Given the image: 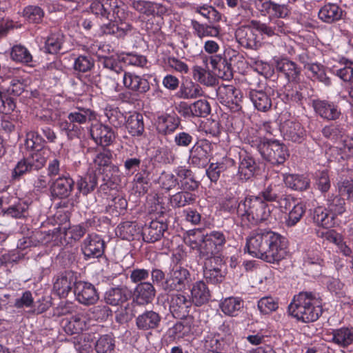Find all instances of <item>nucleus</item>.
Listing matches in <instances>:
<instances>
[{
	"mask_svg": "<svg viewBox=\"0 0 353 353\" xmlns=\"http://www.w3.org/2000/svg\"><path fill=\"white\" fill-rule=\"evenodd\" d=\"M287 240L280 234L268 229L253 231L247 239L245 249L252 256L267 263H279L286 254Z\"/></svg>",
	"mask_w": 353,
	"mask_h": 353,
	"instance_id": "f257e3e1",
	"label": "nucleus"
},
{
	"mask_svg": "<svg viewBox=\"0 0 353 353\" xmlns=\"http://www.w3.org/2000/svg\"><path fill=\"white\" fill-rule=\"evenodd\" d=\"M290 314L303 323H312L323 313L320 296L312 292H301L295 295L288 307Z\"/></svg>",
	"mask_w": 353,
	"mask_h": 353,
	"instance_id": "f03ea898",
	"label": "nucleus"
},
{
	"mask_svg": "<svg viewBox=\"0 0 353 353\" xmlns=\"http://www.w3.org/2000/svg\"><path fill=\"white\" fill-rule=\"evenodd\" d=\"M272 206L261 196H248L239 202L237 217L242 223L256 225L269 220L272 213Z\"/></svg>",
	"mask_w": 353,
	"mask_h": 353,
	"instance_id": "7ed1b4c3",
	"label": "nucleus"
},
{
	"mask_svg": "<svg viewBox=\"0 0 353 353\" xmlns=\"http://www.w3.org/2000/svg\"><path fill=\"white\" fill-rule=\"evenodd\" d=\"M252 147H256L261 156L272 165L283 164L289 157L287 147L277 140H265L254 137L248 139Z\"/></svg>",
	"mask_w": 353,
	"mask_h": 353,
	"instance_id": "20e7f679",
	"label": "nucleus"
},
{
	"mask_svg": "<svg viewBox=\"0 0 353 353\" xmlns=\"http://www.w3.org/2000/svg\"><path fill=\"white\" fill-rule=\"evenodd\" d=\"M47 159V151L30 152L26 158L21 159L15 165L11 172L12 180L19 181L24 174L39 170L44 167Z\"/></svg>",
	"mask_w": 353,
	"mask_h": 353,
	"instance_id": "39448f33",
	"label": "nucleus"
},
{
	"mask_svg": "<svg viewBox=\"0 0 353 353\" xmlns=\"http://www.w3.org/2000/svg\"><path fill=\"white\" fill-rule=\"evenodd\" d=\"M192 281L190 271L179 265H174L167 274L165 281L162 282V289L168 292H181Z\"/></svg>",
	"mask_w": 353,
	"mask_h": 353,
	"instance_id": "423d86ee",
	"label": "nucleus"
},
{
	"mask_svg": "<svg viewBox=\"0 0 353 353\" xmlns=\"http://www.w3.org/2000/svg\"><path fill=\"white\" fill-rule=\"evenodd\" d=\"M90 9L94 15L105 19L113 17L122 20L125 17V6L119 0H94Z\"/></svg>",
	"mask_w": 353,
	"mask_h": 353,
	"instance_id": "0eeeda50",
	"label": "nucleus"
},
{
	"mask_svg": "<svg viewBox=\"0 0 353 353\" xmlns=\"http://www.w3.org/2000/svg\"><path fill=\"white\" fill-rule=\"evenodd\" d=\"M216 96L221 103L232 112L240 111L242 108V92L232 85H221L216 90Z\"/></svg>",
	"mask_w": 353,
	"mask_h": 353,
	"instance_id": "6e6552de",
	"label": "nucleus"
},
{
	"mask_svg": "<svg viewBox=\"0 0 353 353\" xmlns=\"http://www.w3.org/2000/svg\"><path fill=\"white\" fill-rule=\"evenodd\" d=\"M226 243L225 236L221 231H211L204 234V243L201 248V258L220 257L218 253Z\"/></svg>",
	"mask_w": 353,
	"mask_h": 353,
	"instance_id": "1a4fd4ad",
	"label": "nucleus"
},
{
	"mask_svg": "<svg viewBox=\"0 0 353 353\" xmlns=\"http://www.w3.org/2000/svg\"><path fill=\"white\" fill-rule=\"evenodd\" d=\"M212 150V143L208 140L197 141L189 150L188 163L194 167H205L208 164Z\"/></svg>",
	"mask_w": 353,
	"mask_h": 353,
	"instance_id": "9d476101",
	"label": "nucleus"
},
{
	"mask_svg": "<svg viewBox=\"0 0 353 353\" xmlns=\"http://www.w3.org/2000/svg\"><path fill=\"white\" fill-rule=\"evenodd\" d=\"M254 5L261 15L269 16L270 21L284 19L290 14L287 5L276 3L270 0H256Z\"/></svg>",
	"mask_w": 353,
	"mask_h": 353,
	"instance_id": "9b49d317",
	"label": "nucleus"
},
{
	"mask_svg": "<svg viewBox=\"0 0 353 353\" xmlns=\"http://www.w3.org/2000/svg\"><path fill=\"white\" fill-rule=\"evenodd\" d=\"M203 263V277L208 283L217 284L221 283L225 277L222 270L223 263L221 257L201 258Z\"/></svg>",
	"mask_w": 353,
	"mask_h": 353,
	"instance_id": "f8f14e48",
	"label": "nucleus"
},
{
	"mask_svg": "<svg viewBox=\"0 0 353 353\" xmlns=\"http://www.w3.org/2000/svg\"><path fill=\"white\" fill-rule=\"evenodd\" d=\"M105 242L101 236L89 234L81 243V250L85 260L101 257L105 250Z\"/></svg>",
	"mask_w": 353,
	"mask_h": 353,
	"instance_id": "ddd939ff",
	"label": "nucleus"
},
{
	"mask_svg": "<svg viewBox=\"0 0 353 353\" xmlns=\"http://www.w3.org/2000/svg\"><path fill=\"white\" fill-rule=\"evenodd\" d=\"M74 294L77 301L85 305H93L99 299L94 285L89 282L83 281H79L75 283Z\"/></svg>",
	"mask_w": 353,
	"mask_h": 353,
	"instance_id": "4468645a",
	"label": "nucleus"
},
{
	"mask_svg": "<svg viewBox=\"0 0 353 353\" xmlns=\"http://www.w3.org/2000/svg\"><path fill=\"white\" fill-rule=\"evenodd\" d=\"M75 182L69 174H63L54 179L50 190L54 198L60 199L68 198L74 190Z\"/></svg>",
	"mask_w": 353,
	"mask_h": 353,
	"instance_id": "2eb2a0df",
	"label": "nucleus"
},
{
	"mask_svg": "<svg viewBox=\"0 0 353 353\" xmlns=\"http://www.w3.org/2000/svg\"><path fill=\"white\" fill-rule=\"evenodd\" d=\"M192 305L191 299L184 294H174L170 296V311L174 317L183 319L187 317Z\"/></svg>",
	"mask_w": 353,
	"mask_h": 353,
	"instance_id": "dca6fc26",
	"label": "nucleus"
},
{
	"mask_svg": "<svg viewBox=\"0 0 353 353\" xmlns=\"http://www.w3.org/2000/svg\"><path fill=\"white\" fill-rule=\"evenodd\" d=\"M90 134L94 142L102 147L110 145L115 140V132L112 128L101 123H92Z\"/></svg>",
	"mask_w": 353,
	"mask_h": 353,
	"instance_id": "f3484780",
	"label": "nucleus"
},
{
	"mask_svg": "<svg viewBox=\"0 0 353 353\" xmlns=\"http://www.w3.org/2000/svg\"><path fill=\"white\" fill-rule=\"evenodd\" d=\"M312 106L320 117L327 121H335L341 115L339 106L333 101L315 99L312 101Z\"/></svg>",
	"mask_w": 353,
	"mask_h": 353,
	"instance_id": "a211bd4d",
	"label": "nucleus"
},
{
	"mask_svg": "<svg viewBox=\"0 0 353 353\" xmlns=\"http://www.w3.org/2000/svg\"><path fill=\"white\" fill-rule=\"evenodd\" d=\"M281 190V188L279 185L270 184L261 191L256 196H261V199H263L265 203H279L281 207H283V203H284L283 207L287 209L290 207L293 198L285 195Z\"/></svg>",
	"mask_w": 353,
	"mask_h": 353,
	"instance_id": "6ab92c4d",
	"label": "nucleus"
},
{
	"mask_svg": "<svg viewBox=\"0 0 353 353\" xmlns=\"http://www.w3.org/2000/svg\"><path fill=\"white\" fill-rule=\"evenodd\" d=\"M235 37L238 43L245 48L256 49L261 44L256 30L249 26L238 28L235 32Z\"/></svg>",
	"mask_w": 353,
	"mask_h": 353,
	"instance_id": "aec40b11",
	"label": "nucleus"
},
{
	"mask_svg": "<svg viewBox=\"0 0 353 353\" xmlns=\"http://www.w3.org/2000/svg\"><path fill=\"white\" fill-rule=\"evenodd\" d=\"M123 83L127 89L139 94H145L150 89V83L148 79L134 72H124Z\"/></svg>",
	"mask_w": 353,
	"mask_h": 353,
	"instance_id": "412c9836",
	"label": "nucleus"
},
{
	"mask_svg": "<svg viewBox=\"0 0 353 353\" xmlns=\"http://www.w3.org/2000/svg\"><path fill=\"white\" fill-rule=\"evenodd\" d=\"M281 132L284 139L294 143H301L305 137V130L295 120H287L281 125Z\"/></svg>",
	"mask_w": 353,
	"mask_h": 353,
	"instance_id": "4be33fe9",
	"label": "nucleus"
},
{
	"mask_svg": "<svg viewBox=\"0 0 353 353\" xmlns=\"http://www.w3.org/2000/svg\"><path fill=\"white\" fill-rule=\"evenodd\" d=\"M76 283V273L72 271H65L57 276L53 289L60 297H66Z\"/></svg>",
	"mask_w": 353,
	"mask_h": 353,
	"instance_id": "5701e85b",
	"label": "nucleus"
},
{
	"mask_svg": "<svg viewBox=\"0 0 353 353\" xmlns=\"http://www.w3.org/2000/svg\"><path fill=\"white\" fill-rule=\"evenodd\" d=\"M161 321V315L153 310H145L135 319L136 326L139 330L148 331L157 329Z\"/></svg>",
	"mask_w": 353,
	"mask_h": 353,
	"instance_id": "b1692460",
	"label": "nucleus"
},
{
	"mask_svg": "<svg viewBox=\"0 0 353 353\" xmlns=\"http://www.w3.org/2000/svg\"><path fill=\"white\" fill-rule=\"evenodd\" d=\"M168 226L162 221H152L148 225L145 224L141 230V235L144 241L154 243L161 239Z\"/></svg>",
	"mask_w": 353,
	"mask_h": 353,
	"instance_id": "393cba45",
	"label": "nucleus"
},
{
	"mask_svg": "<svg viewBox=\"0 0 353 353\" xmlns=\"http://www.w3.org/2000/svg\"><path fill=\"white\" fill-rule=\"evenodd\" d=\"M155 294V288L151 283L141 282L134 288L133 301L138 305H146L153 301Z\"/></svg>",
	"mask_w": 353,
	"mask_h": 353,
	"instance_id": "a878e982",
	"label": "nucleus"
},
{
	"mask_svg": "<svg viewBox=\"0 0 353 353\" xmlns=\"http://www.w3.org/2000/svg\"><path fill=\"white\" fill-rule=\"evenodd\" d=\"M330 341L341 348L353 345V327L343 326L333 329L330 333Z\"/></svg>",
	"mask_w": 353,
	"mask_h": 353,
	"instance_id": "bb28decb",
	"label": "nucleus"
},
{
	"mask_svg": "<svg viewBox=\"0 0 353 353\" xmlns=\"http://www.w3.org/2000/svg\"><path fill=\"white\" fill-rule=\"evenodd\" d=\"M257 165L254 159L245 151L239 154V165L238 176L242 181H247L252 178L256 170Z\"/></svg>",
	"mask_w": 353,
	"mask_h": 353,
	"instance_id": "cd10ccee",
	"label": "nucleus"
},
{
	"mask_svg": "<svg viewBox=\"0 0 353 353\" xmlns=\"http://www.w3.org/2000/svg\"><path fill=\"white\" fill-rule=\"evenodd\" d=\"M307 88L301 85L292 86L288 85L283 92V99L290 103L302 105L303 101L306 99Z\"/></svg>",
	"mask_w": 353,
	"mask_h": 353,
	"instance_id": "c85d7f7f",
	"label": "nucleus"
},
{
	"mask_svg": "<svg viewBox=\"0 0 353 353\" xmlns=\"http://www.w3.org/2000/svg\"><path fill=\"white\" fill-rule=\"evenodd\" d=\"M157 130L163 134H171L180 125V119L175 114H161L157 118Z\"/></svg>",
	"mask_w": 353,
	"mask_h": 353,
	"instance_id": "c756f323",
	"label": "nucleus"
},
{
	"mask_svg": "<svg viewBox=\"0 0 353 353\" xmlns=\"http://www.w3.org/2000/svg\"><path fill=\"white\" fill-rule=\"evenodd\" d=\"M318 16L322 21L332 23L342 18L343 10L336 3H328L319 10Z\"/></svg>",
	"mask_w": 353,
	"mask_h": 353,
	"instance_id": "7c9ffc66",
	"label": "nucleus"
},
{
	"mask_svg": "<svg viewBox=\"0 0 353 353\" xmlns=\"http://www.w3.org/2000/svg\"><path fill=\"white\" fill-rule=\"evenodd\" d=\"M249 97L255 108L261 112H267L272 107V100L270 96L262 89L251 88Z\"/></svg>",
	"mask_w": 353,
	"mask_h": 353,
	"instance_id": "2f4dec72",
	"label": "nucleus"
},
{
	"mask_svg": "<svg viewBox=\"0 0 353 353\" xmlns=\"http://www.w3.org/2000/svg\"><path fill=\"white\" fill-rule=\"evenodd\" d=\"M191 301L197 306L208 303L210 299V292L203 281L195 282L191 289Z\"/></svg>",
	"mask_w": 353,
	"mask_h": 353,
	"instance_id": "473e14b6",
	"label": "nucleus"
},
{
	"mask_svg": "<svg viewBox=\"0 0 353 353\" xmlns=\"http://www.w3.org/2000/svg\"><path fill=\"white\" fill-rule=\"evenodd\" d=\"M68 119L79 125L86 123L96 119L94 111L83 107H76L67 116Z\"/></svg>",
	"mask_w": 353,
	"mask_h": 353,
	"instance_id": "72a5a7b5",
	"label": "nucleus"
},
{
	"mask_svg": "<svg viewBox=\"0 0 353 353\" xmlns=\"http://www.w3.org/2000/svg\"><path fill=\"white\" fill-rule=\"evenodd\" d=\"M219 306L225 315L236 316L243 307V301L240 297L230 296L222 300Z\"/></svg>",
	"mask_w": 353,
	"mask_h": 353,
	"instance_id": "f704fd0d",
	"label": "nucleus"
},
{
	"mask_svg": "<svg viewBox=\"0 0 353 353\" xmlns=\"http://www.w3.org/2000/svg\"><path fill=\"white\" fill-rule=\"evenodd\" d=\"M276 68L283 74L289 81H296L300 74V69L296 64L288 59L278 60Z\"/></svg>",
	"mask_w": 353,
	"mask_h": 353,
	"instance_id": "c9c22d12",
	"label": "nucleus"
},
{
	"mask_svg": "<svg viewBox=\"0 0 353 353\" xmlns=\"http://www.w3.org/2000/svg\"><path fill=\"white\" fill-rule=\"evenodd\" d=\"M352 61L342 58L338 65H334L332 68V73L344 81L353 84V67Z\"/></svg>",
	"mask_w": 353,
	"mask_h": 353,
	"instance_id": "e433bc0d",
	"label": "nucleus"
},
{
	"mask_svg": "<svg viewBox=\"0 0 353 353\" xmlns=\"http://www.w3.org/2000/svg\"><path fill=\"white\" fill-rule=\"evenodd\" d=\"M321 132L325 138L331 141H337L339 140H341L343 143L341 146L339 148L343 147L344 143L343 141L345 139L350 138L349 137H345V130L343 125L338 123H333L325 125L323 128ZM334 148V147L330 148V149ZM329 152L331 154L330 150H329Z\"/></svg>",
	"mask_w": 353,
	"mask_h": 353,
	"instance_id": "4c0bfd02",
	"label": "nucleus"
},
{
	"mask_svg": "<svg viewBox=\"0 0 353 353\" xmlns=\"http://www.w3.org/2000/svg\"><path fill=\"white\" fill-rule=\"evenodd\" d=\"M98 184V176L95 172H90L85 176H81L77 181L79 192L83 195H88L94 190Z\"/></svg>",
	"mask_w": 353,
	"mask_h": 353,
	"instance_id": "58836bf2",
	"label": "nucleus"
},
{
	"mask_svg": "<svg viewBox=\"0 0 353 353\" xmlns=\"http://www.w3.org/2000/svg\"><path fill=\"white\" fill-rule=\"evenodd\" d=\"M125 126L129 134L132 136H141L144 132L143 117L141 114L134 112L130 114L127 120L125 119Z\"/></svg>",
	"mask_w": 353,
	"mask_h": 353,
	"instance_id": "ea45409f",
	"label": "nucleus"
},
{
	"mask_svg": "<svg viewBox=\"0 0 353 353\" xmlns=\"http://www.w3.org/2000/svg\"><path fill=\"white\" fill-rule=\"evenodd\" d=\"M85 318L78 314L63 321V327L68 334L72 335L82 332L85 327Z\"/></svg>",
	"mask_w": 353,
	"mask_h": 353,
	"instance_id": "a19ab883",
	"label": "nucleus"
},
{
	"mask_svg": "<svg viewBox=\"0 0 353 353\" xmlns=\"http://www.w3.org/2000/svg\"><path fill=\"white\" fill-rule=\"evenodd\" d=\"M1 87L9 94L19 96L25 91L26 85L23 79L8 77L2 81Z\"/></svg>",
	"mask_w": 353,
	"mask_h": 353,
	"instance_id": "79ce46f5",
	"label": "nucleus"
},
{
	"mask_svg": "<svg viewBox=\"0 0 353 353\" xmlns=\"http://www.w3.org/2000/svg\"><path fill=\"white\" fill-rule=\"evenodd\" d=\"M284 182L288 188L296 191L305 190L310 185V181L307 177L299 174L285 175Z\"/></svg>",
	"mask_w": 353,
	"mask_h": 353,
	"instance_id": "37998d69",
	"label": "nucleus"
},
{
	"mask_svg": "<svg viewBox=\"0 0 353 353\" xmlns=\"http://www.w3.org/2000/svg\"><path fill=\"white\" fill-rule=\"evenodd\" d=\"M185 243L192 250H197L201 259V248L204 243V233L201 230H191L184 236Z\"/></svg>",
	"mask_w": 353,
	"mask_h": 353,
	"instance_id": "c03bdc74",
	"label": "nucleus"
},
{
	"mask_svg": "<svg viewBox=\"0 0 353 353\" xmlns=\"http://www.w3.org/2000/svg\"><path fill=\"white\" fill-rule=\"evenodd\" d=\"M342 148H334L330 149L331 156L337 161L347 160L353 157V137L343 141Z\"/></svg>",
	"mask_w": 353,
	"mask_h": 353,
	"instance_id": "a18cd8bd",
	"label": "nucleus"
},
{
	"mask_svg": "<svg viewBox=\"0 0 353 353\" xmlns=\"http://www.w3.org/2000/svg\"><path fill=\"white\" fill-rule=\"evenodd\" d=\"M63 41V34L60 32L52 33L47 37L42 50L48 54H57L62 47Z\"/></svg>",
	"mask_w": 353,
	"mask_h": 353,
	"instance_id": "49530a36",
	"label": "nucleus"
},
{
	"mask_svg": "<svg viewBox=\"0 0 353 353\" xmlns=\"http://www.w3.org/2000/svg\"><path fill=\"white\" fill-rule=\"evenodd\" d=\"M196 201V195L187 191H181L173 194L170 199L171 205L174 208H183L193 204Z\"/></svg>",
	"mask_w": 353,
	"mask_h": 353,
	"instance_id": "de8ad7c7",
	"label": "nucleus"
},
{
	"mask_svg": "<svg viewBox=\"0 0 353 353\" xmlns=\"http://www.w3.org/2000/svg\"><path fill=\"white\" fill-rule=\"evenodd\" d=\"M326 205L329 212L334 217L343 214L345 210V201L340 195H328Z\"/></svg>",
	"mask_w": 353,
	"mask_h": 353,
	"instance_id": "09e8293b",
	"label": "nucleus"
},
{
	"mask_svg": "<svg viewBox=\"0 0 353 353\" xmlns=\"http://www.w3.org/2000/svg\"><path fill=\"white\" fill-rule=\"evenodd\" d=\"M194 34L199 38L212 37H216L219 34V28L216 26L200 23L197 21H192Z\"/></svg>",
	"mask_w": 353,
	"mask_h": 353,
	"instance_id": "8fccbe9b",
	"label": "nucleus"
},
{
	"mask_svg": "<svg viewBox=\"0 0 353 353\" xmlns=\"http://www.w3.org/2000/svg\"><path fill=\"white\" fill-rule=\"evenodd\" d=\"M44 139L36 131H30L26 133L25 141L26 148L30 152L47 151L44 148Z\"/></svg>",
	"mask_w": 353,
	"mask_h": 353,
	"instance_id": "3c124183",
	"label": "nucleus"
},
{
	"mask_svg": "<svg viewBox=\"0 0 353 353\" xmlns=\"http://www.w3.org/2000/svg\"><path fill=\"white\" fill-rule=\"evenodd\" d=\"M140 228L135 222L125 221L117 227V233L122 238L128 241L134 240L139 235Z\"/></svg>",
	"mask_w": 353,
	"mask_h": 353,
	"instance_id": "603ef678",
	"label": "nucleus"
},
{
	"mask_svg": "<svg viewBox=\"0 0 353 353\" xmlns=\"http://www.w3.org/2000/svg\"><path fill=\"white\" fill-rule=\"evenodd\" d=\"M105 300L107 304L121 307L128 301V295L121 288H112L105 293Z\"/></svg>",
	"mask_w": 353,
	"mask_h": 353,
	"instance_id": "864d4df0",
	"label": "nucleus"
},
{
	"mask_svg": "<svg viewBox=\"0 0 353 353\" xmlns=\"http://www.w3.org/2000/svg\"><path fill=\"white\" fill-rule=\"evenodd\" d=\"M329 212L327 208H324L321 206L316 208L313 213L314 223L323 228L331 227L333 225L334 217Z\"/></svg>",
	"mask_w": 353,
	"mask_h": 353,
	"instance_id": "5fc2aeb1",
	"label": "nucleus"
},
{
	"mask_svg": "<svg viewBox=\"0 0 353 353\" xmlns=\"http://www.w3.org/2000/svg\"><path fill=\"white\" fill-rule=\"evenodd\" d=\"M103 112L108 122L114 127L119 128L125 123V117L118 107L107 105Z\"/></svg>",
	"mask_w": 353,
	"mask_h": 353,
	"instance_id": "6e6d98bb",
	"label": "nucleus"
},
{
	"mask_svg": "<svg viewBox=\"0 0 353 353\" xmlns=\"http://www.w3.org/2000/svg\"><path fill=\"white\" fill-rule=\"evenodd\" d=\"M203 90L201 86L192 81L183 83L179 91V97L182 99H195L203 95Z\"/></svg>",
	"mask_w": 353,
	"mask_h": 353,
	"instance_id": "4d7b16f0",
	"label": "nucleus"
},
{
	"mask_svg": "<svg viewBox=\"0 0 353 353\" xmlns=\"http://www.w3.org/2000/svg\"><path fill=\"white\" fill-rule=\"evenodd\" d=\"M306 208L303 203L294 204L290 210L288 218L285 219V224L288 227L296 225L302 219L305 213Z\"/></svg>",
	"mask_w": 353,
	"mask_h": 353,
	"instance_id": "13d9d810",
	"label": "nucleus"
},
{
	"mask_svg": "<svg viewBox=\"0 0 353 353\" xmlns=\"http://www.w3.org/2000/svg\"><path fill=\"white\" fill-rule=\"evenodd\" d=\"M192 76L195 81L207 86H212L216 82L211 73L201 66L194 65L192 68Z\"/></svg>",
	"mask_w": 353,
	"mask_h": 353,
	"instance_id": "bf43d9fd",
	"label": "nucleus"
},
{
	"mask_svg": "<svg viewBox=\"0 0 353 353\" xmlns=\"http://www.w3.org/2000/svg\"><path fill=\"white\" fill-rule=\"evenodd\" d=\"M10 56L12 59L16 62L29 64L32 61V56L30 51L21 45L14 46Z\"/></svg>",
	"mask_w": 353,
	"mask_h": 353,
	"instance_id": "052dcab7",
	"label": "nucleus"
},
{
	"mask_svg": "<svg viewBox=\"0 0 353 353\" xmlns=\"http://www.w3.org/2000/svg\"><path fill=\"white\" fill-rule=\"evenodd\" d=\"M325 236L328 241L334 243L343 255H351L352 254V250L343 241L340 234L331 230L327 232Z\"/></svg>",
	"mask_w": 353,
	"mask_h": 353,
	"instance_id": "680f3d73",
	"label": "nucleus"
},
{
	"mask_svg": "<svg viewBox=\"0 0 353 353\" xmlns=\"http://www.w3.org/2000/svg\"><path fill=\"white\" fill-rule=\"evenodd\" d=\"M114 347V339L110 334L101 336L95 344V350L97 353H112Z\"/></svg>",
	"mask_w": 353,
	"mask_h": 353,
	"instance_id": "e2e57ef3",
	"label": "nucleus"
},
{
	"mask_svg": "<svg viewBox=\"0 0 353 353\" xmlns=\"http://www.w3.org/2000/svg\"><path fill=\"white\" fill-rule=\"evenodd\" d=\"M23 17L30 23H39L44 16L43 10L37 6H28L23 10Z\"/></svg>",
	"mask_w": 353,
	"mask_h": 353,
	"instance_id": "0e129e2a",
	"label": "nucleus"
},
{
	"mask_svg": "<svg viewBox=\"0 0 353 353\" xmlns=\"http://www.w3.org/2000/svg\"><path fill=\"white\" fill-rule=\"evenodd\" d=\"M195 12L207 19L210 23L218 22L221 19V13L215 8L207 4L197 6Z\"/></svg>",
	"mask_w": 353,
	"mask_h": 353,
	"instance_id": "69168bd1",
	"label": "nucleus"
},
{
	"mask_svg": "<svg viewBox=\"0 0 353 353\" xmlns=\"http://www.w3.org/2000/svg\"><path fill=\"white\" fill-rule=\"evenodd\" d=\"M121 59L117 56H104L99 58V62L103 68L117 74L121 73L123 70L121 63Z\"/></svg>",
	"mask_w": 353,
	"mask_h": 353,
	"instance_id": "338daca9",
	"label": "nucleus"
},
{
	"mask_svg": "<svg viewBox=\"0 0 353 353\" xmlns=\"http://www.w3.org/2000/svg\"><path fill=\"white\" fill-rule=\"evenodd\" d=\"M204 347L208 353H220L223 347V341L219 336L213 334H208L204 339Z\"/></svg>",
	"mask_w": 353,
	"mask_h": 353,
	"instance_id": "774afa93",
	"label": "nucleus"
}]
</instances>
